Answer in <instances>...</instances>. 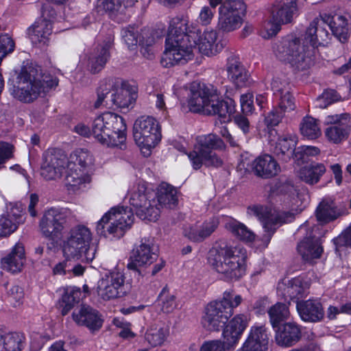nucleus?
<instances>
[{
	"mask_svg": "<svg viewBox=\"0 0 351 351\" xmlns=\"http://www.w3.org/2000/svg\"><path fill=\"white\" fill-rule=\"evenodd\" d=\"M326 26L341 43L347 42L350 29L348 17L343 15L331 17L324 14L311 21L302 39L289 35L275 43L273 51L276 56L295 70L307 69L313 64L318 47L328 43L330 34Z\"/></svg>",
	"mask_w": 351,
	"mask_h": 351,
	"instance_id": "f257e3e1",
	"label": "nucleus"
},
{
	"mask_svg": "<svg viewBox=\"0 0 351 351\" xmlns=\"http://www.w3.org/2000/svg\"><path fill=\"white\" fill-rule=\"evenodd\" d=\"M223 48L216 30L207 29L202 34L197 26H189L186 19L176 17L170 21L160 62L166 68L184 64L193 59L194 51L211 56Z\"/></svg>",
	"mask_w": 351,
	"mask_h": 351,
	"instance_id": "f03ea898",
	"label": "nucleus"
},
{
	"mask_svg": "<svg viewBox=\"0 0 351 351\" xmlns=\"http://www.w3.org/2000/svg\"><path fill=\"white\" fill-rule=\"evenodd\" d=\"M49 158V164L45 167V178H58L66 169V184L68 190L73 193L84 188L90 182L86 166L91 162L92 156L88 150L77 149L68 158L63 151L55 149Z\"/></svg>",
	"mask_w": 351,
	"mask_h": 351,
	"instance_id": "7ed1b4c3",
	"label": "nucleus"
},
{
	"mask_svg": "<svg viewBox=\"0 0 351 351\" xmlns=\"http://www.w3.org/2000/svg\"><path fill=\"white\" fill-rule=\"evenodd\" d=\"M129 196L130 204L136 216L149 221L158 219L162 208H173L178 202L177 189L166 182L158 186L156 193L145 184H138L132 189Z\"/></svg>",
	"mask_w": 351,
	"mask_h": 351,
	"instance_id": "20e7f679",
	"label": "nucleus"
},
{
	"mask_svg": "<svg viewBox=\"0 0 351 351\" xmlns=\"http://www.w3.org/2000/svg\"><path fill=\"white\" fill-rule=\"evenodd\" d=\"M188 106L193 112L202 111L208 115H218L222 122L227 121L229 115L235 110L234 100L230 98L226 101L219 99L215 90L196 82L190 85Z\"/></svg>",
	"mask_w": 351,
	"mask_h": 351,
	"instance_id": "39448f33",
	"label": "nucleus"
},
{
	"mask_svg": "<svg viewBox=\"0 0 351 351\" xmlns=\"http://www.w3.org/2000/svg\"><path fill=\"white\" fill-rule=\"evenodd\" d=\"M247 252L241 245H225L210 252L208 262L224 280H238L245 275Z\"/></svg>",
	"mask_w": 351,
	"mask_h": 351,
	"instance_id": "423d86ee",
	"label": "nucleus"
},
{
	"mask_svg": "<svg viewBox=\"0 0 351 351\" xmlns=\"http://www.w3.org/2000/svg\"><path fill=\"white\" fill-rule=\"evenodd\" d=\"M97 98L95 108L105 106L108 108H128L136 99V92L129 84L117 86L113 79H105L100 82L97 90Z\"/></svg>",
	"mask_w": 351,
	"mask_h": 351,
	"instance_id": "0eeeda50",
	"label": "nucleus"
},
{
	"mask_svg": "<svg viewBox=\"0 0 351 351\" xmlns=\"http://www.w3.org/2000/svg\"><path fill=\"white\" fill-rule=\"evenodd\" d=\"M224 148L225 144L220 137L214 134H208L198 136L194 149L185 153L193 169L198 170L203 165L215 167L221 166L223 160L213 151Z\"/></svg>",
	"mask_w": 351,
	"mask_h": 351,
	"instance_id": "6e6552de",
	"label": "nucleus"
},
{
	"mask_svg": "<svg viewBox=\"0 0 351 351\" xmlns=\"http://www.w3.org/2000/svg\"><path fill=\"white\" fill-rule=\"evenodd\" d=\"M17 87L12 93L19 101L30 103L36 99L43 88L41 66L31 63L22 68L17 77Z\"/></svg>",
	"mask_w": 351,
	"mask_h": 351,
	"instance_id": "1a4fd4ad",
	"label": "nucleus"
},
{
	"mask_svg": "<svg viewBox=\"0 0 351 351\" xmlns=\"http://www.w3.org/2000/svg\"><path fill=\"white\" fill-rule=\"evenodd\" d=\"M91 233L88 228L78 226L72 230L71 236L63 247L64 255L67 259L80 260L90 263L95 258L97 245L90 244Z\"/></svg>",
	"mask_w": 351,
	"mask_h": 351,
	"instance_id": "9d476101",
	"label": "nucleus"
},
{
	"mask_svg": "<svg viewBox=\"0 0 351 351\" xmlns=\"http://www.w3.org/2000/svg\"><path fill=\"white\" fill-rule=\"evenodd\" d=\"M134 215L131 208L117 206L111 208L97 222L96 231L106 238H120L125 230L132 224Z\"/></svg>",
	"mask_w": 351,
	"mask_h": 351,
	"instance_id": "9b49d317",
	"label": "nucleus"
},
{
	"mask_svg": "<svg viewBox=\"0 0 351 351\" xmlns=\"http://www.w3.org/2000/svg\"><path fill=\"white\" fill-rule=\"evenodd\" d=\"M133 138L143 155L149 156L151 149L156 146L162 138L158 121L150 116L138 117L133 125Z\"/></svg>",
	"mask_w": 351,
	"mask_h": 351,
	"instance_id": "f8f14e48",
	"label": "nucleus"
},
{
	"mask_svg": "<svg viewBox=\"0 0 351 351\" xmlns=\"http://www.w3.org/2000/svg\"><path fill=\"white\" fill-rule=\"evenodd\" d=\"M248 321L247 316L244 314L235 315L223 330V342L221 340L206 341L200 347L199 351H226L225 344L228 346L236 345L247 328Z\"/></svg>",
	"mask_w": 351,
	"mask_h": 351,
	"instance_id": "ddd939ff",
	"label": "nucleus"
},
{
	"mask_svg": "<svg viewBox=\"0 0 351 351\" xmlns=\"http://www.w3.org/2000/svg\"><path fill=\"white\" fill-rule=\"evenodd\" d=\"M248 213L256 217L263 224L267 234L264 237L269 242L271 235L282 223L291 222L294 219V213L271 210L263 206H254L248 208Z\"/></svg>",
	"mask_w": 351,
	"mask_h": 351,
	"instance_id": "4468645a",
	"label": "nucleus"
},
{
	"mask_svg": "<svg viewBox=\"0 0 351 351\" xmlns=\"http://www.w3.org/2000/svg\"><path fill=\"white\" fill-rule=\"evenodd\" d=\"M131 290V285L125 282L123 273L113 271L105 275L97 282V291L104 300L123 297Z\"/></svg>",
	"mask_w": 351,
	"mask_h": 351,
	"instance_id": "2eb2a0df",
	"label": "nucleus"
},
{
	"mask_svg": "<svg viewBox=\"0 0 351 351\" xmlns=\"http://www.w3.org/2000/svg\"><path fill=\"white\" fill-rule=\"evenodd\" d=\"M324 134L331 143L339 144L346 141L351 132V115L344 112L328 115L325 117Z\"/></svg>",
	"mask_w": 351,
	"mask_h": 351,
	"instance_id": "dca6fc26",
	"label": "nucleus"
},
{
	"mask_svg": "<svg viewBox=\"0 0 351 351\" xmlns=\"http://www.w3.org/2000/svg\"><path fill=\"white\" fill-rule=\"evenodd\" d=\"M158 250L153 239H142L132 250L128 268L138 271L139 267L150 265L157 259Z\"/></svg>",
	"mask_w": 351,
	"mask_h": 351,
	"instance_id": "f3484780",
	"label": "nucleus"
},
{
	"mask_svg": "<svg viewBox=\"0 0 351 351\" xmlns=\"http://www.w3.org/2000/svg\"><path fill=\"white\" fill-rule=\"evenodd\" d=\"M231 316L229 308H226L222 304L213 301L205 307L201 324L208 331L218 332L225 326Z\"/></svg>",
	"mask_w": 351,
	"mask_h": 351,
	"instance_id": "a211bd4d",
	"label": "nucleus"
},
{
	"mask_svg": "<svg viewBox=\"0 0 351 351\" xmlns=\"http://www.w3.org/2000/svg\"><path fill=\"white\" fill-rule=\"evenodd\" d=\"M269 339L268 328L262 324H255L251 327L241 351H267Z\"/></svg>",
	"mask_w": 351,
	"mask_h": 351,
	"instance_id": "6ab92c4d",
	"label": "nucleus"
},
{
	"mask_svg": "<svg viewBox=\"0 0 351 351\" xmlns=\"http://www.w3.org/2000/svg\"><path fill=\"white\" fill-rule=\"evenodd\" d=\"M121 117L112 112H105L97 117L93 123L92 131L94 137L101 142L113 129L121 128Z\"/></svg>",
	"mask_w": 351,
	"mask_h": 351,
	"instance_id": "aec40b11",
	"label": "nucleus"
},
{
	"mask_svg": "<svg viewBox=\"0 0 351 351\" xmlns=\"http://www.w3.org/2000/svg\"><path fill=\"white\" fill-rule=\"evenodd\" d=\"M66 217V210L62 208H52L45 212V232L49 234L53 245L61 238Z\"/></svg>",
	"mask_w": 351,
	"mask_h": 351,
	"instance_id": "412c9836",
	"label": "nucleus"
},
{
	"mask_svg": "<svg viewBox=\"0 0 351 351\" xmlns=\"http://www.w3.org/2000/svg\"><path fill=\"white\" fill-rule=\"evenodd\" d=\"M72 316L77 325L86 326L91 332L98 331L104 322L99 311L88 305H82L78 311L73 313Z\"/></svg>",
	"mask_w": 351,
	"mask_h": 351,
	"instance_id": "4be33fe9",
	"label": "nucleus"
},
{
	"mask_svg": "<svg viewBox=\"0 0 351 351\" xmlns=\"http://www.w3.org/2000/svg\"><path fill=\"white\" fill-rule=\"evenodd\" d=\"M219 225L217 218L212 217L201 224H194L186 226L183 234L185 237L193 242L200 243L210 237Z\"/></svg>",
	"mask_w": 351,
	"mask_h": 351,
	"instance_id": "5701e85b",
	"label": "nucleus"
},
{
	"mask_svg": "<svg viewBox=\"0 0 351 351\" xmlns=\"http://www.w3.org/2000/svg\"><path fill=\"white\" fill-rule=\"evenodd\" d=\"M301 337V328L295 322L285 323L276 330L275 340L281 347L293 346L300 340Z\"/></svg>",
	"mask_w": 351,
	"mask_h": 351,
	"instance_id": "b1692460",
	"label": "nucleus"
},
{
	"mask_svg": "<svg viewBox=\"0 0 351 351\" xmlns=\"http://www.w3.org/2000/svg\"><path fill=\"white\" fill-rule=\"evenodd\" d=\"M296 308L300 317L304 322H318L324 318V308L317 300L297 302Z\"/></svg>",
	"mask_w": 351,
	"mask_h": 351,
	"instance_id": "393cba45",
	"label": "nucleus"
},
{
	"mask_svg": "<svg viewBox=\"0 0 351 351\" xmlns=\"http://www.w3.org/2000/svg\"><path fill=\"white\" fill-rule=\"evenodd\" d=\"M252 169L257 176L262 178H270L280 173V167L273 156L263 154L253 161Z\"/></svg>",
	"mask_w": 351,
	"mask_h": 351,
	"instance_id": "a878e982",
	"label": "nucleus"
},
{
	"mask_svg": "<svg viewBox=\"0 0 351 351\" xmlns=\"http://www.w3.org/2000/svg\"><path fill=\"white\" fill-rule=\"evenodd\" d=\"M297 141L295 134H287L280 136L276 143L274 154L284 162H288L293 156L298 158L299 150L295 152Z\"/></svg>",
	"mask_w": 351,
	"mask_h": 351,
	"instance_id": "bb28decb",
	"label": "nucleus"
},
{
	"mask_svg": "<svg viewBox=\"0 0 351 351\" xmlns=\"http://www.w3.org/2000/svg\"><path fill=\"white\" fill-rule=\"evenodd\" d=\"M21 206H12L7 214L0 215V237L10 235L18 228V225L23 221Z\"/></svg>",
	"mask_w": 351,
	"mask_h": 351,
	"instance_id": "cd10ccee",
	"label": "nucleus"
},
{
	"mask_svg": "<svg viewBox=\"0 0 351 351\" xmlns=\"http://www.w3.org/2000/svg\"><path fill=\"white\" fill-rule=\"evenodd\" d=\"M308 289L307 282L300 278H295L287 282L282 283L278 287V291L281 294L285 300H299L306 295Z\"/></svg>",
	"mask_w": 351,
	"mask_h": 351,
	"instance_id": "c85d7f7f",
	"label": "nucleus"
},
{
	"mask_svg": "<svg viewBox=\"0 0 351 351\" xmlns=\"http://www.w3.org/2000/svg\"><path fill=\"white\" fill-rule=\"evenodd\" d=\"M297 249L302 258L306 261L319 258L323 252L319 239L312 235L311 233L298 243Z\"/></svg>",
	"mask_w": 351,
	"mask_h": 351,
	"instance_id": "c756f323",
	"label": "nucleus"
},
{
	"mask_svg": "<svg viewBox=\"0 0 351 351\" xmlns=\"http://www.w3.org/2000/svg\"><path fill=\"white\" fill-rule=\"evenodd\" d=\"M25 261L24 246L17 243L11 252L1 258V263L3 269L15 274L21 271Z\"/></svg>",
	"mask_w": 351,
	"mask_h": 351,
	"instance_id": "7c9ffc66",
	"label": "nucleus"
},
{
	"mask_svg": "<svg viewBox=\"0 0 351 351\" xmlns=\"http://www.w3.org/2000/svg\"><path fill=\"white\" fill-rule=\"evenodd\" d=\"M227 74L229 80L237 87H244L250 84V74L243 65L234 58L227 63Z\"/></svg>",
	"mask_w": 351,
	"mask_h": 351,
	"instance_id": "2f4dec72",
	"label": "nucleus"
},
{
	"mask_svg": "<svg viewBox=\"0 0 351 351\" xmlns=\"http://www.w3.org/2000/svg\"><path fill=\"white\" fill-rule=\"evenodd\" d=\"M296 12L295 0H277L272 11L273 20L282 24L291 23Z\"/></svg>",
	"mask_w": 351,
	"mask_h": 351,
	"instance_id": "473e14b6",
	"label": "nucleus"
},
{
	"mask_svg": "<svg viewBox=\"0 0 351 351\" xmlns=\"http://www.w3.org/2000/svg\"><path fill=\"white\" fill-rule=\"evenodd\" d=\"M110 45L97 47L88 56L87 69L92 73H98L106 66L110 58Z\"/></svg>",
	"mask_w": 351,
	"mask_h": 351,
	"instance_id": "72a5a7b5",
	"label": "nucleus"
},
{
	"mask_svg": "<svg viewBox=\"0 0 351 351\" xmlns=\"http://www.w3.org/2000/svg\"><path fill=\"white\" fill-rule=\"evenodd\" d=\"M341 211L332 201H322L316 210V217L322 223H327L337 219Z\"/></svg>",
	"mask_w": 351,
	"mask_h": 351,
	"instance_id": "f704fd0d",
	"label": "nucleus"
},
{
	"mask_svg": "<svg viewBox=\"0 0 351 351\" xmlns=\"http://www.w3.org/2000/svg\"><path fill=\"white\" fill-rule=\"evenodd\" d=\"M326 172V167L322 163L311 164L301 168L298 172L300 179L307 184L317 183Z\"/></svg>",
	"mask_w": 351,
	"mask_h": 351,
	"instance_id": "c9c22d12",
	"label": "nucleus"
},
{
	"mask_svg": "<svg viewBox=\"0 0 351 351\" xmlns=\"http://www.w3.org/2000/svg\"><path fill=\"white\" fill-rule=\"evenodd\" d=\"M121 123V128L119 127V129L111 130L100 143L108 147H119L120 149H123L125 147L126 141L127 126L122 117Z\"/></svg>",
	"mask_w": 351,
	"mask_h": 351,
	"instance_id": "e433bc0d",
	"label": "nucleus"
},
{
	"mask_svg": "<svg viewBox=\"0 0 351 351\" xmlns=\"http://www.w3.org/2000/svg\"><path fill=\"white\" fill-rule=\"evenodd\" d=\"M25 336L18 332H3L1 351H21L23 347Z\"/></svg>",
	"mask_w": 351,
	"mask_h": 351,
	"instance_id": "4c0bfd02",
	"label": "nucleus"
},
{
	"mask_svg": "<svg viewBox=\"0 0 351 351\" xmlns=\"http://www.w3.org/2000/svg\"><path fill=\"white\" fill-rule=\"evenodd\" d=\"M300 130L302 135L308 139H315L322 134L318 121L308 116L302 119Z\"/></svg>",
	"mask_w": 351,
	"mask_h": 351,
	"instance_id": "58836bf2",
	"label": "nucleus"
},
{
	"mask_svg": "<svg viewBox=\"0 0 351 351\" xmlns=\"http://www.w3.org/2000/svg\"><path fill=\"white\" fill-rule=\"evenodd\" d=\"M43 7L41 8V16L27 29V35L34 45L41 44L44 39Z\"/></svg>",
	"mask_w": 351,
	"mask_h": 351,
	"instance_id": "ea45409f",
	"label": "nucleus"
},
{
	"mask_svg": "<svg viewBox=\"0 0 351 351\" xmlns=\"http://www.w3.org/2000/svg\"><path fill=\"white\" fill-rule=\"evenodd\" d=\"M82 292L80 288L68 287L62 298L60 306L62 314L66 315L69 311L80 300Z\"/></svg>",
	"mask_w": 351,
	"mask_h": 351,
	"instance_id": "a19ab883",
	"label": "nucleus"
},
{
	"mask_svg": "<svg viewBox=\"0 0 351 351\" xmlns=\"http://www.w3.org/2000/svg\"><path fill=\"white\" fill-rule=\"evenodd\" d=\"M246 12V5L243 0H226L219 8V14L241 16Z\"/></svg>",
	"mask_w": 351,
	"mask_h": 351,
	"instance_id": "79ce46f5",
	"label": "nucleus"
},
{
	"mask_svg": "<svg viewBox=\"0 0 351 351\" xmlns=\"http://www.w3.org/2000/svg\"><path fill=\"white\" fill-rule=\"evenodd\" d=\"M268 314L271 324L275 328L280 322L288 319L289 311L286 304L278 302L269 308Z\"/></svg>",
	"mask_w": 351,
	"mask_h": 351,
	"instance_id": "37998d69",
	"label": "nucleus"
},
{
	"mask_svg": "<svg viewBox=\"0 0 351 351\" xmlns=\"http://www.w3.org/2000/svg\"><path fill=\"white\" fill-rule=\"evenodd\" d=\"M168 335V330L161 326L152 325L145 333V339L153 347L161 346Z\"/></svg>",
	"mask_w": 351,
	"mask_h": 351,
	"instance_id": "c03bdc74",
	"label": "nucleus"
},
{
	"mask_svg": "<svg viewBox=\"0 0 351 351\" xmlns=\"http://www.w3.org/2000/svg\"><path fill=\"white\" fill-rule=\"evenodd\" d=\"M231 232L239 239L245 242H252L255 238L252 231L247 228L243 223L237 221H230L226 225Z\"/></svg>",
	"mask_w": 351,
	"mask_h": 351,
	"instance_id": "a18cd8bd",
	"label": "nucleus"
},
{
	"mask_svg": "<svg viewBox=\"0 0 351 351\" xmlns=\"http://www.w3.org/2000/svg\"><path fill=\"white\" fill-rule=\"evenodd\" d=\"M158 303L161 311L166 313L172 312L177 307L176 297L169 292L167 286L165 287L160 293Z\"/></svg>",
	"mask_w": 351,
	"mask_h": 351,
	"instance_id": "49530a36",
	"label": "nucleus"
},
{
	"mask_svg": "<svg viewBox=\"0 0 351 351\" xmlns=\"http://www.w3.org/2000/svg\"><path fill=\"white\" fill-rule=\"evenodd\" d=\"M219 15L218 27L223 32L234 31L239 28L243 23V18L241 16Z\"/></svg>",
	"mask_w": 351,
	"mask_h": 351,
	"instance_id": "de8ad7c7",
	"label": "nucleus"
},
{
	"mask_svg": "<svg viewBox=\"0 0 351 351\" xmlns=\"http://www.w3.org/2000/svg\"><path fill=\"white\" fill-rule=\"evenodd\" d=\"M242 301L243 298L240 295L236 294L233 290L230 289L223 292L221 300L215 302L222 304L226 308H229L230 315H232L234 308L240 305Z\"/></svg>",
	"mask_w": 351,
	"mask_h": 351,
	"instance_id": "09e8293b",
	"label": "nucleus"
},
{
	"mask_svg": "<svg viewBox=\"0 0 351 351\" xmlns=\"http://www.w3.org/2000/svg\"><path fill=\"white\" fill-rule=\"evenodd\" d=\"M127 0H98V7L110 16L115 14L125 7Z\"/></svg>",
	"mask_w": 351,
	"mask_h": 351,
	"instance_id": "8fccbe9b",
	"label": "nucleus"
},
{
	"mask_svg": "<svg viewBox=\"0 0 351 351\" xmlns=\"http://www.w3.org/2000/svg\"><path fill=\"white\" fill-rule=\"evenodd\" d=\"M122 39L130 49L137 46L138 43V33L136 29L132 27L124 28L121 31Z\"/></svg>",
	"mask_w": 351,
	"mask_h": 351,
	"instance_id": "3c124183",
	"label": "nucleus"
},
{
	"mask_svg": "<svg viewBox=\"0 0 351 351\" xmlns=\"http://www.w3.org/2000/svg\"><path fill=\"white\" fill-rule=\"evenodd\" d=\"M338 99L336 91L334 90H327L316 99L315 104L317 108H325Z\"/></svg>",
	"mask_w": 351,
	"mask_h": 351,
	"instance_id": "603ef678",
	"label": "nucleus"
},
{
	"mask_svg": "<svg viewBox=\"0 0 351 351\" xmlns=\"http://www.w3.org/2000/svg\"><path fill=\"white\" fill-rule=\"evenodd\" d=\"M58 21L56 11L53 7H45V34H51Z\"/></svg>",
	"mask_w": 351,
	"mask_h": 351,
	"instance_id": "864d4df0",
	"label": "nucleus"
},
{
	"mask_svg": "<svg viewBox=\"0 0 351 351\" xmlns=\"http://www.w3.org/2000/svg\"><path fill=\"white\" fill-rule=\"evenodd\" d=\"M332 241L335 246L336 252L340 255L344 247L351 246V237L349 228L335 238Z\"/></svg>",
	"mask_w": 351,
	"mask_h": 351,
	"instance_id": "5fc2aeb1",
	"label": "nucleus"
},
{
	"mask_svg": "<svg viewBox=\"0 0 351 351\" xmlns=\"http://www.w3.org/2000/svg\"><path fill=\"white\" fill-rule=\"evenodd\" d=\"M278 98V108L280 110L286 112L293 110L295 108L293 97L289 90L285 91V93L276 97Z\"/></svg>",
	"mask_w": 351,
	"mask_h": 351,
	"instance_id": "6e6d98bb",
	"label": "nucleus"
},
{
	"mask_svg": "<svg viewBox=\"0 0 351 351\" xmlns=\"http://www.w3.org/2000/svg\"><path fill=\"white\" fill-rule=\"evenodd\" d=\"M14 147L5 142H0V170L5 167V163L13 157Z\"/></svg>",
	"mask_w": 351,
	"mask_h": 351,
	"instance_id": "4d7b16f0",
	"label": "nucleus"
},
{
	"mask_svg": "<svg viewBox=\"0 0 351 351\" xmlns=\"http://www.w3.org/2000/svg\"><path fill=\"white\" fill-rule=\"evenodd\" d=\"M271 87L276 97L285 93V91L289 90L288 82L285 80L279 77H275L273 78L271 83Z\"/></svg>",
	"mask_w": 351,
	"mask_h": 351,
	"instance_id": "13d9d810",
	"label": "nucleus"
},
{
	"mask_svg": "<svg viewBox=\"0 0 351 351\" xmlns=\"http://www.w3.org/2000/svg\"><path fill=\"white\" fill-rule=\"evenodd\" d=\"M155 36L152 31L144 29L141 34V38L138 39V43L142 46V53L145 56V51H147L145 47H151L155 43Z\"/></svg>",
	"mask_w": 351,
	"mask_h": 351,
	"instance_id": "bf43d9fd",
	"label": "nucleus"
},
{
	"mask_svg": "<svg viewBox=\"0 0 351 351\" xmlns=\"http://www.w3.org/2000/svg\"><path fill=\"white\" fill-rule=\"evenodd\" d=\"M10 300L13 302L14 306H19L24 298L23 290L18 285H12L8 291Z\"/></svg>",
	"mask_w": 351,
	"mask_h": 351,
	"instance_id": "052dcab7",
	"label": "nucleus"
},
{
	"mask_svg": "<svg viewBox=\"0 0 351 351\" xmlns=\"http://www.w3.org/2000/svg\"><path fill=\"white\" fill-rule=\"evenodd\" d=\"M215 11L208 5L202 8L199 16L198 22L202 25H208L210 24L214 18Z\"/></svg>",
	"mask_w": 351,
	"mask_h": 351,
	"instance_id": "680f3d73",
	"label": "nucleus"
},
{
	"mask_svg": "<svg viewBox=\"0 0 351 351\" xmlns=\"http://www.w3.org/2000/svg\"><path fill=\"white\" fill-rule=\"evenodd\" d=\"M281 25L282 23H280L279 21H275L274 20L272 22H268L265 27V30L261 33L262 36L268 39L276 36L280 31Z\"/></svg>",
	"mask_w": 351,
	"mask_h": 351,
	"instance_id": "e2e57ef3",
	"label": "nucleus"
},
{
	"mask_svg": "<svg viewBox=\"0 0 351 351\" xmlns=\"http://www.w3.org/2000/svg\"><path fill=\"white\" fill-rule=\"evenodd\" d=\"M285 113V112L280 110L279 108L271 110L265 118V124L271 127L277 125L281 121Z\"/></svg>",
	"mask_w": 351,
	"mask_h": 351,
	"instance_id": "0e129e2a",
	"label": "nucleus"
},
{
	"mask_svg": "<svg viewBox=\"0 0 351 351\" xmlns=\"http://www.w3.org/2000/svg\"><path fill=\"white\" fill-rule=\"evenodd\" d=\"M241 107L243 113L252 112L254 109L253 95L251 93L242 95L240 98Z\"/></svg>",
	"mask_w": 351,
	"mask_h": 351,
	"instance_id": "69168bd1",
	"label": "nucleus"
},
{
	"mask_svg": "<svg viewBox=\"0 0 351 351\" xmlns=\"http://www.w3.org/2000/svg\"><path fill=\"white\" fill-rule=\"evenodd\" d=\"M299 155H302L297 158L304 160V156H316L319 154L320 150L314 146H302L298 148Z\"/></svg>",
	"mask_w": 351,
	"mask_h": 351,
	"instance_id": "338daca9",
	"label": "nucleus"
},
{
	"mask_svg": "<svg viewBox=\"0 0 351 351\" xmlns=\"http://www.w3.org/2000/svg\"><path fill=\"white\" fill-rule=\"evenodd\" d=\"M234 123L243 131L244 134H247L250 131L249 120L243 115L238 114L234 117Z\"/></svg>",
	"mask_w": 351,
	"mask_h": 351,
	"instance_id": "774afa93",
	"label": "nucleus"
}]
</instances>
